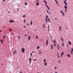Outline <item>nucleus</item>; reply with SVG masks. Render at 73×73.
<instances>
[{"label":"nucleus","mask_w":73,"mask_h":73,"mask_svg":"<svg viewBox=\"0 0 73 73\" xmlns=\"http://www.w3.org/2000/svg\"><path fill=\"white\" fill-rule=\"evenodd\" d=\"M30 25H32V21H31L30 22Z\"/></svg>","instance_id":"24"},{"label":"nucleus","mask_w":73,"mask_h":73,"mask_svg":"<svg viewBox=\"0 0 73 73\" xmlns=\"http://www.w3.org/2000/svg\"><path fill=\"white\" fill-rule=\"evenodd\" d=\"M58 58H59V54H58Z\"/></svg>","instance_id":"38"},{"label":"nucleus","mask_w":73,"mask_h":73,"mask_svg":"<svg viewBox=\"0 0 73 73\" xmlns=\"http://www.w3.org/2000/svg\"><path fill=\"white\" fill-rule=\"evenodd\" d=\"M9 13H10V11H9Z\"/></svg>","instance_id":"64"},{"label":"nucleus","mask_w":73,"mask_h":73,"mask_svg":"<svg viewBox=\"0 0 73 73\" xmlns=\"http://www.w3.org/2000/svg\"><path fill=\"white\" fill-rule=\"evenodd\" d=\"M3 1H5V0H3Z\"/></svg>","instance_id":"51"},{"label":"nucleus","mask_w":73,"mask_h":73,"mask_svg":"<svg viewBox=\"0 0 73 73\" xmlns=\"http://www.w3.org/2000/svg\"><path fill=\"white\" fill-rule=\"evenodd\" d=\"M54 46H56V43H54Z\"/></svg>","instance_id":"25"},{"label":"nucleus","mask_w":73,"mask_h":73,"mask_svg":"<svg viewBox=\"0 0 73 73\" xmlns=\"http://www.w3.org/2000/svg\"><path fill=\"white\" fill-rule=\"evenodd\" d=\"M31 58L30 57L29 59V62L30 64H31Z\"/></svg>","instance_id":"7"},{"label":"nucleus","mask_w":73,"mask_h":73,"mask_svg":"<svg viewBox=\"0 0 73 73\" xmlns=\"http://www.w3.org/2000/svg\"><path fill=\"white\" fill-rule=\"evenodd\" d=\"M25 23V19H24V23Z\"/></svg>","instance_id":"43"},{"label":"nucleus","mask_w":73,"mask_h":73,"mask_svg":"<svg viewBox=\"0 0 73 73\" xmlns=\"http://www.w3.org/2000/svg\"><path fill=\"white\" fill-rule=\"evenodd\" d=\"M53 42L54 43H56V40H53Z\"/></svg>","instance_id":"16"},{"label":"nucleus","mask_w":73,"mask_h":73,"mask_svg":"<svg viewBox=\"0 0 73 73\" xmlns=\"http://www.w3.org/2000/svg\"><path fill=\"white\" fill-rule=\"evenodd\" d=\"M44 65H45V66H47V63L46 62H44Z\"/></svg>","instance_id":"11"},{"label":"nucleus","mask_w":73,"mask_h":73,"mask_svg":"<svg viewBox=\"0 0 73 73\" xmlns=\"http://www.w3.org/2000/svg\"><path fill=\"white\" fill-rule=\"evenodd\" d=\"M55 19L56 20V21H57V19L55 18Z\"/></svg>","instance_id":"56"},{"label":"nucleus","mask_w":73,"mask_h":73,"mask_svg":"<svg viewBox=\"0 0 73 73\" xmlns=\"http://www.w3.org/2000/svg\"><path fill=\"white\" fill-rule=\"evenodd\" d=\"M14 53H15V52H13V54H14Z\"/></svg>","instance_id":"57"},{"label":"nucleus","mask_w":73,"mask_h":73,"mask_svg":"<svg viewBox=\"0 0 73 73\" xmlns=\"http://www.w3.org/2000/svg\"><path fill=\"white\" fill-rule=\"evenodd\" d=\"M5 38V36H3V38Z\"/></svg>","instance_id":"47"},{"label":"nucleus","mask_w":73,"mask_h":73,"mask_svg":"<svg viewBox=\"0 0 73 73\" xmlns=\"http://www.w3.org/2000/svg\"><path fill=\"white\" fill-rule=\"evenodd\" d=\"M21 50L22 53H24V52H25V48H22Z\"/></svg>","instance_id":"3"},{"label":"nucleus","mask_w":73,"mask_h":73,"mask_svg":"<svg viewBox=\"0 0 73 73\" xmlns=\"http://www.w3.org/2000/svg\"><path fill=\"white\" fill-rule=\"evenodd\" d=\"M22 17L23 18H24V17H26V15H23L22 16Z\"/></svg>","instance_id":"17"},{"label":"nucleus","mask_w":73,"mask_h":73,"mask_svg":"<svg viewBox=\"0 0 73 73\" xmlns=\"http://www.w3.org/2000/svg\"><path fill=\"white\" fill-rule=\"evenodd\" d=\"M31 56H32V53L31 54Z\"/></svg>","instance_id":"50"},{"label":"nucleus","mask_w":73,"mask_h":73,"mask_svg":"<svg viewBox=\"0 0 73 73\" xmlns=\"http://www.w3.org/2000/svg\"><path fill=\"white\" fill-rule=\"evenodd\" d=\"M48 31H49V25H48Z\"/></svg>","instance_id":"27"},{"label":"nucleus","mask_w":73,"mask_h":73,"mask_svg":"<svg viewBox=\"0 0 73 73\" xmlns=\"http://www.w3.org/2000/svg\"><path fill=\"white\" fill-rule=\"evenodd\" d=\"M48 39H47L46 40V46H47V45H48Z\"/></svg>","instance_id":"5"},{"label":"nucleus","mask_w":73,"mask_h":73,"mask_svg":"<svg viewBox=\"0 0 73 73\" xmlns=\"http://www.w3.org/2000/svg\"><path fill=\"white\" fill-rule=\"evenodd\" d=\"M65 1H67V0H65Z\"/></svg>","instance_id":"63"},{"label":"nucleus","mask_w":73,"mask_h":73,"mask_svg":"<svg viewBox=\"0 0 73 73\" xmlns=\"http://www.w3.org/2000/svg\"><path fill=\"white\" fill-rule=\"evenodd\" d=\"M61 26H60V31H61Z\"/></svg>","instance_id":"29"},{"label":"nucleus","mask_w":73,"mask_h":73,"mask_svg":"<svg viewBox=\"0 0 73 73\" xmlns=\"http://www.w3.org/2000/svg\"><path fill=\"white\" fill-rule=\"evenodd\" d=\"M64 2L65 4L66 5H68V4H67V3H66V1H64Z\"/></svg>","instance_id":"9"},{"label":"nucleus","mask_w":73,"mask_h":73,"mask_svg":"<svg viewBox=\"0 0 73 73\" xmlns=\"http://www.w3.org/2000/svg\"><path fill=\"white\" fill-rule=\"evenodd\" d=\"M64 53L63 52H62V53L61 54V55L60 56L61 57H62L63 55L64 54Z\"/></svg>","instance_id":"10"},{"label":"nucleus","mask_w":73,"mask_h":73,"mask_svg":"<svg viewBox=\"0 0 73 73\" xmlns=\"http://www.w3.org/2000/svg\"><path fill=\"white\" fill-rule=\"evenodd\" d=\"M54 69H57V67L56 66L55 67Z\"/></svg>","instance_id":"35"},{"label":"nucleus","mask_w":73,"mask_h":73,"mask_svg":"<svg viewBox=\"0 0 73 73\" xmlns=\"http://www.w3.org/2000/svg\"><path fill=\"white\" fill-rule=\"evenodd\" d=\"M57 4V5H58V6H59V5H58V4Z\"/></svg>","instance_id":"60"},{"label":"nucleus","mask_w":73,"mask_h":73,"mask_svg":"<svg viewBox=\"0 0 73 73\" xmlns=\"http://www.w3.org/2000/svg\"><path fill=\"white\" fill-rule=\"evenodd\" d=\"M62 46H64V42L62 43Z\"/></svg>","instance_id":"21"},{"label":"nucleus","mask_w":73,"mask_h":73,"mask_svg":"<svg viewBox=\"0 0 73 73\" xmlns=\"http://www.w3.org/2000/svg\"><path fill=\"white\" fill-rule=\"evenodd\" d=\"M51 48L52 50H53V45L52 44H51Z\"/></svg>","instance_id":"22"},{"label":"nucleus","mask_w":73,"mask_h":73,"mask_svg":"<svg viewBox=\"0 0 73 73\" xmlns=\"http://www.w3.org/2000/svg\"><path fill=\"white\" fill-rule=\"evenodd\" d=\"M27 26H29V24H27Z\"/></svg>","instance_id":"53"},{"label":"nucleus","mask_w":73,"mask_h":73,"mask_svg":"<svg viewBox=\"0 0 73 73\" xmlns=\"http://www.w3.org/2000/svg\"><path fill=\"white\" fill-rule=\"evenodd\" d=\"M51 39H52V36H51Z\"/></svg>","instance_id":"61"},{"label":"nucleus","mask_w":73,"mask_h":73,"mask_svg":"<svg viewBox=\"0 0 73 73\" xmlns=\"http://www.w3.org/2000/svg\"><path fill=\"white\" fill-rule=\"evenodd\" d=\"M0 32L1 33V30L0 31Z\"/></svg>","instance_id":"52"},{"label":"nucleus","mask_w":73,"mask_h":73,"mask_svg":"<svg viewBox=\"0 0 73 73\" xmlns=\"http://www.w3.org/2000/svg\"><path fill=\"white\" fill-rule=\"evenodd\" d=\"M60 39L62 42H64V40H63V39L62 38V37H61Z\"/></svg>","instance_id":"19"},{"label":"nucleus","mask_w":73,"mask_h":73,"mask_svg":"<svg viewBox=\"0 0 73 73\" xmlns=\"http://www.w3.org/2000/svg\"><path fill=\"white\" fill-rule=\"evenodd\" d=\"M55 2L57 4H58V2L57 1L55 0Z\"/></svg>","instance_id":"30"},{"label":"nucleus","mask_w":73,"mask_h":73,"mask_svg":"<svg viewBox=\"0 0 73 73\" xmlns=\"http://www.w3.org/2000/svg\"><path fill=\"white\" fill-rule=\"evenodd\" d=\"M67 56L68 57H69V58H70V55L68 54H67Z\"/></svg>","instance_id":"13"},{"label":"nucleus","mask_w":73,"mask_h":73,"mask_svg":"<svg viewBox=\"0 0 73 73\" xmlns=\"http://www.w3.org/2000/svg\"><path fill=\"white\" fill-rule=\"evenodd\" d=\"M46 11L47 13H49V12L48 11V10H47Z\"/></svg>","instance_id":"45"},{"label":"nucleus","mask_w":73,"mask_h":73,"mask_svg":"<svg viewBox=\"0 0 73 73\" xmlns=\"http://www.w3.org/2000/svg\"><path fill=\"white\" fill-rule=\"evenodd\" d=\"M18 38H19V40H20V37H19V36H18Z\"/></svg>","instance_id":"40"},{"label":"nucleus","mask_w":73,"mask_h":73,"mask_svg":"<svg viewBox=\"0 0 73 73\" xmlns=\"http://www.w3.org/2000/svg\"><path fill=\"white\" fill-rule=\"evenodd\" d=\"M14 52H15V53H16V49L15 50Z\"/></svg>","instance_id":"39"},{"label":"nucleus","mask_w":73,"mask_h":73,"mask_svg":"<svg viewBox=\"0 0 73 73\" xmlns=\"http://www.w3.org/2000/svg\"><path fill=\"white\" fill-rule=\"evenodd\" d=\"M57 45L58 46V50H59V49H60V47H59V45H58V44H57Z\"/></svg>","instance_id":"14"},{"label":"nucleus","mask_w":73,"mask_h":73,"mask_svg":"<svg viewBox=\"0 0 73 73\" xmlns=\"http://www.w3.org/2000/svg\"><path fill=\"white\" fill-rule=\"evenodd\" d=\"M54 73H58V72H56Z\"/></svg>","instance_id":"49"},{"label":"nucleus","mask_w":73,"mask_h":73,"mask_svg":"<svg viewBox=\"0 0 73 73\" xmlns=\"http://www.w3.org/2000/svg\"><path fill=\"white\" fill-rule=\"evenodd\" d=\"M9 31H12V30H11V29H9Z\"/></svg>","instance_id":"44"},{"label":"nucleus","mask_w":73,"mask_h":73,"mask_svg":"<svg viewBox=\"0 0 73 73\" xmlns=\"http://www.w3.org/2000/svg\"><path fill=\"white\" fill-rule=\"evenodd\" d=\"M68 44L70 45H71V44H72V42H70L69 41H68Z\"/></svg>","instance_id":"6"},{"label":"nucleus","mask_w":73,"mask_h":73,"mask_svg":"<svg viewBox=\"0 0 73 73\" xmlns=\"http://www.w3.org/2000/svg\"><path fill=\"white\" fill-rule=\"evenodd\" d=\"M25 37H27V35H25Z\"/></svg>","instance_id":"54"},{"label":"nucleus","mask_w":73,"mask_h":73,"mask_svg":"<svg viewBox=\"0 0 73 73\" xmlns=\"http://www.w3.org/2000/svg\"><path fill=\"white\" fill-rule=\"evenodd\" d=\"M48 18V16L46 15V23H48V20L49 23H50V19H49V18H48V19L47 18Z\"/></svg>","instance_id":"1"},{"label":"nucleus","mask_w":73,"mask_h":73,"mask_svg":"<svg viewBox=\"0 0 73 73\" xmlns=\"http://www.w3.org/2000/svg\"><path fill=\"white\" fill-rule=\"evenodd\" d=\"M65 11L66 12V13L67 12V9H65Z\"/></svg>","instance_id":"37"},{"label":"nucleus","mask_w":73,"mask_h":73,"mask_svg":"<svg viewBox=\"0 0 73 73\" xmlns=\"http://www.w3.org/2000/svg\"><path fill=\"white\" fill-rule=\"evenodd\" d=\"M46 7H47V8L48 9V10H49V11L50 10V9H49V7H48V5H47L46 4Z\"/></svg>","instance_id":"8"},{"label":"nucleus","mask_w":73,"mask_h":73,"mask_svg":"<svg viewBox=\"0 0 73 73\" xmlns=\"http://www.w3.org/2000/svg\"><path fill=\"white\" fill-rule=\"evenodd\" d=\"M1 42L2 44H3V41L1 39Z\"/></svg>","instance_id":"28"},{"label":"nucleus","mask_w":73,"mask_h":73,"mask_svg":"<svg viewBox=\"0 0 73 73\" xmlns=\"http://www.w3.org/2000/svg\"><path fill=\"white\" fill-rule=\"evenodd\" d=\"M20 73H22V72H21V71H20Z\"/></svg>","instance_id":"55"},{"label":"nucleus","mask_w":73,"mask_h":73,"mask_svg":"<svg viewBox=\"0 0 73 73\" xmlns=\"http://www.w3.org/2000/svg\"><path fill=\"white\" fill-rule=\"evenodd\" d=\"M36 60H37V59H34V61H36Z\"/></svg>","instance_id":"41"},{"label":"nucleus","mask_w":73,"mask_h":73,"mask_svg":"<svg viewBox=\"0 0 73 73\" xmlns=\"http://www.w3.org/2000/svg\"><path fill=\"white\" fill-rule=\"evenodd\" d=\"M60 12L62 13V15L63 16H65V14H64V12L62 11V10H60Z\"/></svg>","instance_id":"2"},{"label":"nucleus","mask_w":73,"mask_h":73,"mask_svg":"<svg viewBox=\"0 0 73 73\" xmlns=\"http://www.w3.org/2000/svg\"><path fill=\"white\" fill-rule=\"evenodd\" d=\"M18 11H19V8H17V12H18Z\"/></svg>","instance_id":"42"},{"label":"nucleus","mask_w":73,"mask_h":73,"mask_svg":"<svg viewBox=\"0 0 73 73\" xmlns=\"http://www.w3.org/2000/svg\"><path fill=\"white\" fill-rule=\"evenodd\" d=\"M37 1H38V0H36Z\"/></svg>","instance_id":"62"},{"label":"nucleus","mask_w":73,"mask_h":73,"mask_svg":"<svg viewBox=\"0 0 73 73\" xmlns=\"http://www.w3.org/2000/svg\"><path fill=\"white\" fill-rule=\"evenodd\" d=\"M43 1L46 4H47V2L45 1V0H44Z\"/></svg>","instance_id":"23"},{"label":"nucleus","mask_w":73,"mask_h":73,"mask_svg":"<svg viewBox=\"0 0 73 73\" xmlns=\"http://www.w3.org/2000/svg\"><path fill=\"white\" fill-rule=\"evenodd\" d=\"M39 52H40V54H41V51L40 50H39Z\"/></svg>","instance_id":"33"},{"label":"nucleus","mask_w":73,"mask_h":73,"mask_svg":"<svg viewBox=\"0 0 73 73\" xmlns=\"http://www.w3.org/2000/svg\"><path fill=\"white\" fill-rule=\"evenodd\" d=\"M9 22L10 23H15V21H14L12 20H9Z\"/></svg>","instance_id":"4"},{"label":"nucleus","mask_w":73,"mask_h":73,"mask_svg":"<svg viewBox=\"0 0 73 73\" xmlns=\"http://www.w3.org/2000/svg\"><path fill=\"white\" fill-rule=\"evenodd\" d=\"M28 39L29 40H30L31 39V37L30 36H29Z\"/></svg>","instance_id":"18"},{"label":"nucleus","mask_w":73,"mask_h":73,"mask_svg":"<svg viewBox=\"0 0 73 73\" xmlns=\"http://www.w3.org/2000/svg\"><path fill=\"white\" fill-rule=\"evenodd\" d=\"M36 48L37 49H39V48H40V46H37Z\"/></svg>","instance_id":"32"},{"label":"nucleus","mask_w":73,"mask_h":73,"mask_svg":"<svg viewBox=\"0 0 73 73\" xmlns=\"http://www.w3.org/2000/svg\"><path fill=\"white\" fill-rule=\"evenodd\" d=\"M73 48H72L71 50V54H73Z\"/></svg>","instance_id":"20"},{"label":"nucleus","mask_w":73,"mask_h":73,"mask_svg":"<svg viewBox=\"0 0 73 73\" xmlns=\"http://www.w3.org/2000/svg\"><path fill=\"white\" fill-rule=\"evenodd\" d=\"M36 5H37V6H38V5H39V3H38V2H37Z\"/></svg>","instance_id":"15"},{"label":"nucleus","mask_w":73,"mask_h":73,"mask_svg":"<svg viewBox=\"0 0 73 73\" xmlns=\"http://www.w3.org/2000/svg\"><path fill=\"white\" fill-rule=\"evenodd\" d=\"M43 27L44 28H45V24H44L43 25Z\"/></svg>","instance_id":"26"},{"label":"nucleus","mask_w":73,"mask_h":73,"mask_svg":"<svg viewBox=\"0 0 73 73\" xmlns=\"http://www.w3.org/2000/svg\"><path fill=\"white\" fill-rule=\"evenodd\" d=\"M64 8L65 9H68V7H67V6H64Z\"/></svg>","instance_id":"12"},{"label":"nucleus","mask_w":73,"mask_h":73,"mask_svg":"<svg viewBox=\"0 0 73 73\" xmlns=\"http://www.w3.org/2000/svg\"><path fill=\"white\" fill-rule=\"evenodd\" d=\"M25 5H27V3H25Z\"/></svg>","instance_id":"34"},{"label":"nucleus","mask_w":73,"mask_h":73,"mask_svg":"<svg viewBox=\"0 0 73 73\" xmlns=\"http://www.w3.org/2000/svg\"><path fill=\"white\" fill-rule=\"evenodd\" d=\"M49 15H50V13H49Z\"/></svg>","instance_id":"59"},{"label":"nucleus","mask_w":73,"mask_h":73,"mask_svg":"<svg viewBox=\"0 0 73 73\" xmlns=\"http://www.w3.org/2000/svg\"><path fill=\"white\" fill-rule=\"evenodd\" d=\"M32 53H34V51H33Z\"/></svg>","instance_id":"58"},{"label":"nucleus","mask_w":73,"mask_h":73,"mask_svg":"<svg viewBox=\"0 0 73 73\" xmlns=\"http://www.w3.org/2000/svg\"><path fill=\"white\" fill-rule=\"evenodd\" d=\"M23 28H25V26H24L23 27Z\"/></svg>","instance_id":"46"},{"label":"nucleus","mask_w":73,"mask_h":73,"mask_svg":"<svg viewBox=\"0 0 73 73\" xmlns=\"http://www.w3.org/2000/svg\"><path fill=\"white\" fill-rule=\"evenodd\" d=\"M43 62H46V60H45V59H44V60H43Z\"/></svg>","instance_id":"31"},{"label":"nucleus","mask_w":73,"mask_h":73,"mask_svg":"<svg viewBox=\"0 0 73 73\" xmlns=\"http://www.w3.org/2000/svg\"><path fill=\"white\" fill-rule=\"evenodd\" d=\"M36 39H37L38 38V36H36Z\"/></svg>","instance_id":"36"},{"label":"nucleus","mask_w":73,"mask_h":73,"mask_svg":"<svg viewBox=\"0 0 73 73\" xmlns=\"http://www.w3.org/2000/svg\"><path fill=\"white\" fill-rule=\"evenodd\" d=\"M58 62L59 63H60V60H59Z\"/></svg>","instance_id":"48"}]
</instances>
